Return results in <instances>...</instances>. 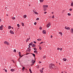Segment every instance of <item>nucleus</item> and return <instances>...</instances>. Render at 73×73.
Returning a JSON list of instances; mask_svg holds the SVG:
<instances>
[{
	"mask_svg": "<svg viewBox=\"0 0 73 73\" xmlns=\"http://www.w3.org/2000/svg\"><path fill=\"white\" fill-rule=\"evenodd\" d=\"M29 38V39H30V38H31V37H29V38Z\"/></svg>",
	"mask_w": 73,
	"mask_h": 73,
	"instance_id": "obj_60",
	"label": "nucleus"
},
{
	"mask_svg": "<svg viewBox=\"0 0 73 73\" xmlns=\"http://www.w3.org/2000/svg\"><path fill=\"white\" fill-rule=\"evenodd\" d=\"M69 11H72V8L70 9H69Z\"/></svg>",
	"mask_w": 73,
	"mask_h": 73,
	"instance_id": "obj_37",
	"label": "nucleus"
},
{
	"mask_svg": "<svg viewBox=\"0 0 73 73\" xmlns=\"http://www.w3.org/2000/svg\"><path fill=\"white\" fill-rule=\"evenodd\" d=\"M68 16H71V14H70V13H68Z\"/></svg>",
	"mask_w": 73,
	"mask_h": 73,
	"instance_id": "obj_35",
	"label": "nucleus"
},
{
	"mask_svg": "<svg viewBox=\"0 0 73 73\" xmlns=\"http://www.w3.org/2000/svg\"><path fill=\"white\" fill-rule=\"evenodd\" d=\"M44 68H42V70H44Z\"/></svg>",
	"mask_w": 73,
	"mask_h": 73,
	"instance_id": "obj_53",
	"label": "nucleus"
},
{
	"mask_svg": "<svg viewBox=\"0 0 73 73\" xmlns=\"http://www.w3.org/2000/svg\"><path fill=\"white\" fill-rule=\"evenodd\" d=\"M59 34H60L61 35V36L62 35V32H59Z\"/></svg>",
	"mask_w": 73,
	"mask_h": 73,
	"instance_id": "obj_21",
	"label": "nucleus"
},
{
	"mask_svg": "<svg viewBox=\"0 0 73 73\" xmlns=\"http://www.w3.org/2000/svg\"><path fill=\"white\" fill-rule=\"evenodd\" d=\"M33 12H35V10L34 9V10H33Z\"/></svg>",
	"mask_w": 73,
	"mask_h": 73,
	"instance_id": "obj_54",
	"label": "nucleus"
},
{
	"mask_svg": "<svg viewBox=\"0 0 73 73\" xmlns=\"http://www.w3.org/2000/svg\"><path fill=\"white\" fill-rule=\"evenodd\" d=\"M3 25H1L0 27V30H2L3 28Z\"/></svg>",
	"mask_w": 73,
	"mask_h": 73,
	"instance_id": "obj_6",
	"label": "nucleus"
},
{
	"mask_svg": "<svg viewBox=\"0 0 73 73\" xmlns=\"http://www.w3.org/2000/svg\"><path fill=\"white\" fill-rule=\"evenodd\" d=\"M29 38H27V39L26 40V42H28V41H29Z\"/></svg>",
	"mask_w": 73,
	"mask_h": 73,
	"instance_id": "obj_24",
	"label": "nucleus"
},
{
	"mask_svg": "<svg viewBox=\"0 0 73 73\" xmlns=\"http://www.w3.org/2000/svg\"><path fill=\"white\" fill-rule=\"evenodd\" d=\"M12 19H13V20H15V17H12Z\"/></svg>",
	"mask_w": 73,
	"mask_h": 73,
	"instance_id": "obj_30",
	"label": "nucleus"
},
{
	"mask_svg": "<svg viewBox=\"0 0 73 73\" xmlns=\"http://www.w3.org/2000/svg\"><path fill=\"white\" fill-rule=\"evenodd\" d=\"M52 37H53V36H52V35H51V38H52Z\"/></svg>",
	"mask_w": 73,
	"mask_h": 73,
	"instance_id": "obj_52",
	"label": "nucleus"
},
{
	"mask_svg": "<svg viewBox=\"0 0 73 73\" xmlns=\"http://www.w3.org/2000/svg\"><path fill=\"white\" fill-rule=\"evenodd\" d=\"M65 29H67L68 30H70V28L69 27H66L65 28Z\"/></svg>",
	"mask_w": 73,
	"mask_h": 73,
	"instance_id": "obj_7",
	"label": "nucleus"
},
{
	"mask_svg": "<svg viewBox=\"0 0 73 73\" xmlns=\"http://www.w3.org/2000/svg\"><path fill=\"white\" fill-rule=\"evenodd\" d=\"M19 27H20V25H19Z\"/></svg>",
	"mask_w": 73,
	"mask_h": 73,
	"instance_id": "obj_62",
	"label": "nucleus"
},
{
	"mask_svg": "<svg viewBox=\"0 0 73 73\" xmlns=\"http://www.w3.org/2000/svg\"><path fill=\"white\" fill-rule=\"evenodd\" d=\"M19 56L20 57L19 58V60H20V58H21V57H23V56H21V52H19Z\"/></svg>",
	"mask_w": 73,
	"mask_h": 73,
	"instance_id": "obj_3",
	"label": "nucleus"
},
{
	"mask_svg": "<svg viewBox=\"0 0 73 73\" xmlns=\"http://www.w3.org/2000/svg\"><path fill=\"white\" fill-rule=\"evenodd\" d=\"M6 15L7 16H8V15L7 14V15Z\"/></svg>",
	"mask_w": 73,
	"mask_h": 73,
	"instance_id": "obj_59",
	"label": "nucleus"
},
{
	"mask_svg": "<svg viewBox=\"0 0 73 73\" xmlns=\"http://www.w3.org/2000/svg\"><path fill=\"white\" fill-rule=\"evenodd\" d=\"M27 51H28V52H31V48H30L29 49H27Z\"/></svg>",
	"mask_w": 73,
	"mask_h": 73,
	"instance_id": "obj_11",
	"label": "nucleus"
},
{
	"mask_svg": "<svg viewBox=\"0 0 73 73\" xmlns=\"http://www.w3.org/2000/svg\"><path fill=\"white\" fill-rule=\"evenodd\" d=\"M43 43H44V42H41L39 43V44H43Z\"/></svg>",
	"mask_w": 73,
	"mask_h": 73,
	"instance_id": "obj_44",
	"label": "nucleus"
},
{
	"mask_svg": "<svg viewBox=\"0 0 73 73\" xmlns=\"http://www.w3.org/2000/svg\"><path fill=\"white\" fill-rule=\"evenodd\" d=\"M54 66V64H50L49 68L50 69H54L56 70L57 68L56 66Z\"/></svg>",
	"mask_w": 73,
	"mask_h": 73,
	"instance_id": "obj_1",
	"label": "nucleus"
},
{
	"mask_svg": "<svg viewBox=\"0 0 73 73\" xmlns=\"http://www.w3.org/2000/svg\"><path fill=\"white\" fill-rule=\"evenodd\" d=\"M42 29V27H40L39 28V29H40V30H41Z\"/></svg>",
	"mask_w": 73,
	"mask_h": 73,
	"instance_id": "obj_32",
	"label": "nucleus"
},
{
	"mask_svg": "<svg viewBox=\"0 0 73 73\" xmlns=\"http://www.w3.org/2000/svg\"><path fill=\"white\" fill-rule=\"evenodd\" d=\"M37 24V23H36V22H35V23H34V25H36V24Z\"/></svg>",
	"mask_w": 73,
	"mask_h": 73,
	"instance_id": "obj_46",
	"label": "nucleus"
},
{
	"mask_svg": "<svg viewBox=\"0 0 73 73\" xmlns=\"http://www.w3.org/2000/svg\"><path fill=\"white\" fill-rule=\"evenodd\" d=\"M11 61H13V63H15V61H14V60H12Z\"/></svg>",
	"mask_w": 73,
	"mask_h": 73,
	"instance_id": "obj_41",
	"label": "nucleus"
},
{
	"mask_svg": "<svg viewBox=\"0 0 73 73\" xmlns=\"http://www.w3.org/2000/svg\"><path fill=\"white\" fill-rule=\"evenodd\" d=\"M46 13H47L46 12H45L44 13V14H46Z\"/></svg>",
	"mask_w": 73,
	"mask_h": 73,
	"instance_id": "obj_49",
	"label": "nucleus"
},
{
	"mask_svg": "<svg viewBox=\"0 0 73 73\" xmlns=\"http://www.w3.org/2000/svg\"><path fill=\"white\" fill-rule=\"evenodd\" d=\"M11 28H12V27H11V26H9V27H8V29H11Z\"/></svg>",
	"mask_w": 73,
	"mask_h": 73,
	"instance_id": "obj_20",
	"label": "nucleus"
},
{
	"mask_svg": "<svg viewBox=\"0 0 73 73\" xmlns=\"http://www.w3.org/2000/svg\"><path fill=\"white\" fill-rule=\"evenodd\" d=\"M40 63H41V62H40Z\"/></svg>",
	"mask_w": 73,
	"mask_h": 73,
	"instance_id": "obj_61",
	"label": "nucleus"
},
{
	"mask_svg": "<svg viewBox=\"0 0 73 73\" xmlns=\"http://www.w3.org/2000/svg\"><path fill=\"white\" fill-rule=\"evenodd\" d=\"M13 51H14V52H16V50L15 49H14V50Z\"/></svg>",
	"mask_w": 73,
	"mask_h": 73,
	"instance_id": "obj_36",
	"label": "nucleus"
},
{
	"mask_svg": "<svg viewBox=\"0 0 73 73\" xmlns=\"http://www.w3.org/2000/svg\"><path fill=\"white\" fill-rule=\"evenodd\" d=\"M29 70L31 73H32V71L31 70V69H29Z\"/></svg>",
	"mask_w": 73,
	"mask_h": 73,
	"instance_id": "obj_27",
	"label": "nucleus"
},
{
	"mask_svg": "<svg viewBox=\"0 0 73 73\" xmlns=\"http://www.w3.org/2000/svg\"><path fill=\"white\" fill-rule=\"evenodd\" d=\"M1 19H0V22H1Z\"/></svg>",
	"mask_w": 73,
	"mask_h": 73,
	"instance_id": "obj_57",
	"label": "nucleus"
},
{
	"mask_svg": "<svg viewBox=\"0 0 73 73\" xmlns=\"http://www.w3.org/2000/svg\"><path fill=\"white\" fill-rule=\"evenodd\" d=\"M37 40L38 41H41V39L39 38V39H38Z\"/></svg>",
	"mask_w": 73,
	"mask_h": 73,
	"instance_id": "obj_29",
	"label": "nucleus"
},
{
	"mask_svg": "<svg viewBox=\"0 0 73 73\" xmlns=\"http://www.w3.org/2000/svg\"><path fill=\"white\" fill-rule=\"evenodd\" d=\"M39 19H39V18H37L36 19V20H39Z\"/></svg>",
	"mask_w": 73,
	"mask_h": 73,
	"instance_id": "obj_38",
	"label": "nucleus"
},
{
	"mask_svg": "<svg viewBox=\"0 0 73 73\" xmlns=\"http://www.w3.org/2000/svg\"><path fill=\"white\" fill-rule=\"evenodd\" d=\"M60 48H59L58 47L57 49V50H60Z\"/></svg>",
	"mask_w": 73,
	"mask_h": 73,
	"instance_id": "obj_47",
	"label": "nucleus"
},
{
	"mask_svg": "<svg viewBox=\"0 0 73 73\" xmlns=\"http://www.w3.org/2000/svg\"><path fill=\"white\" fill-rule=\"evenodd\" d=\"M32 47H33V48H35V47H36V45H35V44H33L32 45Z\"/></svg>",
	"mask_w": 73,
	"mask_h": 73,
	"instance_id": "obj_13",
	"label": "nucleus"
},
{
	"mask_svg": "<svg viewBox=\"0 0 73 73\" xmlns=\"http://www.w3.org/2000/svg\"><path fill=\"white\" fill-rule=\"evenodd\" d=\"M33 64H32V65H33V64L35 63V62H32Z\"/></svg>",
	"mask_w": 73,
	"mask_h": 73,
	"instance_id": "obj_50",
	"label": "nucleus"
},
{
	"mask_svg": "<svg viewBox=\"0 0 73 73\" xmlns=\"http://www.w3.org/2000/svg\"><path fill=\"white\" fill-rule=\"evenodd\" d=\"M11 72H14L15 71V69H12L11 70Z\"/></svg>",
	"mask_w": 73,
	"mask_h": 73,
	"instance_id": "obj_18",
	"label": "nucleus"
},
{
	"mask_svg": "<svg viewBox=\"0 0 73 73\" xmlns=\"http://www.w3.org/2000/svg\"><path fill=\"white\" fill-rule=\"evenodd\" d=\"M52 13L53 14V12H52Z\"/></svg>",
	"mask_w": 73,
	"mask_h": 73,
	"instance_id": "obj_64",
	"label": "nucleus"
},
{
	"mask_svg": "<svg viewBox=\"0 0 73 73\" xmlns=\"http://www.w3.org/2000/svg\"><path fill=\"white\" fill-rule=\"evenodd\" d=\"M63 61H66V60H67V59L66 58H64L63 59Z\"/></svg>",
	"mask_w": 73,
	"mask_h": 73,
	"instance_id": "obj_16",
	"label": "nucleus"
},
{
	"mask_svg": "<svg viewBox=\"0 0 73 73\" xmlns=\"http://www.w3.org/2000/svg\"><path fill=\"white\" fill-rule=\"evenodd\" d=\"M33 49L35 50V51H36V50H37V48L35 47L33 48Z\"/></svg>",
	"mask_w": 73,
	"mask_h": 73,
	"instance_id": "obj_17",
	"label": "nucleus"
},
{
	"mask_svg": "<svg viewBox=\"0 0 73 73\" xmlns=\"http://www.w3.org/2000/svg\"><path fill=\"white\" fill-rule=\"evenodd\" d=\"M40 72H41L42 73H43V70H40Z\"/></svg>",
	"mask_w": 73,
	"mask_h": 73,
	"instance_id": "obj_25",
	"label": "nucleus"
},
{
	"mask_svg": "<svg viewBox=\"0 0 73 73\" xmlns=\"http://www.w3.org/2000/svg\"><path fill=\"white\" fill-rule=\"evenodd\" d=\"M17 26L18 27H19V24H17Z\"/></svg>",
	"mask_w": 73,
	"mask_h": 73,
	"instance_id": "obj_56",
	"label": "nucleus"
},
{
	"mask_svg": "<svg viewBox=\"0 0 73 73\" xmlns=\"http://www.w3.org/2000/svg\"><path fill=\"white\" fill-rule=\"evenodd\" d=\"M33 61H34V60H32V62H33Z\"/></svg>",
	"mask_w": 73,
	"mask_h": 73,
	"instance_id": "obj_55",
	"label": "nucleus"
},
{
	"mask_svg": "<svg viewBox=\"0 0 73 73\" xmlns=\"http://www.w3.org/2000/svg\"><path fill=\"white\" fill-rule=\"evenodd\" d=\"M51 25V23L50 22H49L48 23L47 25H46L47 28H49L50 25Z\"/></svg>",
	"mask_w": 73,
	"mask_h": 73,
	"instance_id": "obj_2",
	"label": "nucleus"
},
{
	"mask_svg": "<svg viewBox=\"0 0 73 73\" xmlns=\"http://www.w3.org/2000/svg\"><path fill=\"white\" fill-rule=\"evenodd\" d=\"M60 51H61L62 50V48H60Z\"/></svg>",
	"mask_w": 73,
	"mask_h": 73,
	"instance_id": "obj_43",
	"label": "nucleus"
},
{
	"mask_svg": "<svg viewBox=\"0 0 73 73\" xmlns=\"http://www.w3.org/2000/svg\"><path fill=\"white\" fill-rule=\"evenodd\" d=\"M34 53H36V54H37L38 52H37V51H34Z\"/></svg>",
	"mask_w": 73,
	"mask_h": 73,
	"instance_id": "obj_12",
	"label": "nucleus"
},
{
	"mask_svg": "<svg viewBox=\"0 0 73 73\" xmlns=\"http://www.w3.org/2000/svg\"><path fill=\"white\" fill-rule=\"evenodd\" d=\"M39 49L40 50H41V47H40V46L39 47Z\"/></svg>",
	"mask_w": 73,
	"mask_h": 73,
	"instance_id": "obj_48",
	"label": "nucleus"
},
{
	"mask_svg": "<svg viewBox=\"0 0 73 73\" xmlns=\"http://www.w3.org/2000/svg\"><path fill=\"white\" fill-rule=\"evenodd\" d=\"M40 3H43L44 2V0H39Z\"/></svg>",
	"mask_w": 73,
	"mask_h": 73,
	"instance_id": "obj_15",
	"label": "nucleus"
},
{
	"mask_svg": "<svg viewBox=\"0 0 73 73\" xmlns=\"http://www.w3.org/2000/svg\"><path fill=\"white\" fill-rule=\"evenodd\" d=\"M21 24H22V26H24V23H22Z\"/></svg>",
	"mask_w": 73,
	"mask_h": 73,
	"instance_id": "obj_33",
	"label": "nucleus"
},
{
	"mask_svg": "<svg viewBox=\"0 0 73 73\" xmlns=\"http://www.w3.org/2000/svg\"><path fill=\"white\" fill-rule=\"evenodd\" d=\"M29 48H30V47H28V49H29Z\"/></svg>",
	"mask_w": 73,
	"mask_h": 73,
	"instance_id": "obj_63",
	"label": "nucleus"
},
{
	"mask_svg": "<svg viewBox=\"0 0 73 73\" xmlns=\"http://www.w3.org/2000/svg\"><path fill=\"white\" fill-rule=\"evenodd\" d=\"M42 33H43V34H44L45 35L46 34V31L44 30H43Z\"/></svg>",
	"mask_w": 73,
	"mask_h": 73,
	"instance_id": "obj_8",
	"label": "nucleus"
},
{
	"mask_svg": "<svg viewBox=\"0 0 73 73\" xmlns=\"http://www.w3.org/2000/svg\"><path fill=\"white\" fill-rule=\"evenodd\" d=\"M43 8H44L43 11H46V7H43Z\"/></svg>",
	"mask_w": 73,
	"mask_h": 73,
	"instance_id": "obj_10",
	"label": "nucleus"
},
{
	"mask_svg": "<svg viewBox=\"0 0 73 73\" xmlns=\"http://www.w3.org/2000/svg\"><path fill=\"white\" fill-rule=\"evenodd\" d=\"M27 15H24L23 16V17L24 18H26V17H27Z\"/></svg>",
	"mask_w": 73,
	"mask_h": 73,
	"instance_id": "obj_23",
	"label": "nucleus"
},
{
	"mask_svg": "<svg viewBox=\"0 0 73 73\" xmlns=\"http://www.w3.org/2000/svg\"><path fill=\"white\" fill-rule=\"evenodd\" d=\"M10 33H11V34H12V35H13V34H14V32H13L11 30L10 31Z\"/></svg>",
	"mask_w": 73,
	"mask_h": 73,
	"instance_id": "obj_9",
	"label": "nucleus"
},
{
	"mask_svg": "<svg viewBox=\"0 0 73 73\" xmlns=\"http://www.w3.org/2000/svg\"><path fill=\"white\" fill-rule=\"evenodd\" d=\"M11 61H13V63H15V61H14V60H12Z\"/></svg>",
	"mask_w": 73,
	"mask_h": 73,
	"instance_id": "obj_40",
	"label": "nucleus"
},
{
	"mask_svg": "<svg viewBox=\"0 0 73 73\" xmlns=\"http://www.w3.org/2000/svg\"><path fill=\"white\" fill-rule=\"evenodd\" d=\"M34 13H35V14H36V15H38V13H37V12H36V11H34Z\"/></svg>",
	"mask_w": 73,
	"mask_h": 73,
	"instance_id": "obj_28",
	"label": "nucleus"
},
{
	"mask_svg": "<svg viewBox=\"0 0 73 73\" xmlns=\"http://www.w3.org/2000/svg\"><path fill=\"white\" fill-rule=\"evenodd\" d=\"M30 45H29V48H30V47H31V46H29Z\"/></svg>",
	"mask_w": 73,
	"mask_h": 73,
	"instance_id": "obj_58",
	"label": "nucleus"
},
{
	"mask_svg": "<svg viewBox=\"0 0 73 73\" xmlns=\"http://www.w3.org/2000/svg\"><path fill=\"white\" fill-rule=\"evenodd\" d=\"M54 15H53V16L52 17V19H54Z\"/></svg>",
	"mask_w": 73,
	"mask_h": 73,
	"instance_id": "obj_34",
	"label": "nucleus"
},
{
	"mask_svg": "<svg viewBox=\"0 0 73 73\" xmlns=\"http://www.w3.org/2000/svg\"><path fill=\"white\" fill-rule=\"evenodd\" d=\"M65 12V10H63L62 11V13H64Z\"/></svg>",
	"mask_w": 73,
	"mask_h": 73,
	"instance_id": "obj_31",
	"label": "nucleus"
},
{
	"mask_svg": "<svg viewBox=\"0 0 73 73\" xmlns=\"http://www.w3.org/2000/svg\"><path fill=\"white\" fill-rule=\"evenodd\" d=\"M71 6L72 7L73 6V2L71 3Z\"/></svg>",
	"mask_w": 73,
	"mask_h": 73,
	"instance_id": "obj_26",
	"label": "nucleus"
},
{
	"mask_svg": "<svg viewBox=\"0 0 73 73\" xmlns=\"http://www.w3.org/2000/svg\"><path fill=\"white\" fill-rule=\"evenodd\" d=\"M5 70L6 72H7V70Z\"/></svg>",
	"mask_w": 73,
	"mask_h": 73,
	"instance_id": "obj_51",
	"label": "nucleus"
},
{
	"mask_svg": "<svg viewBox=\"0 0 73 73\" xmlns=\"http://www.w3.org/2000/svg\"><path fill=\"white\" fill-rule=\"evenodd\" d=\"M33 44V42H32L31 43L29 44V45H32Z\"/></svg>",
	"mask_w": 73,
	"mask_h": 73,
	"instance_id": "obj_19",
	"label": "nucleus"
},
{
	"mask_svg": "<svg viewBox=\"0 0 73 73\" xmlns=\"http://www.w3.org/2000/svg\"><path fill=\"white\" fill-rule=\"evenodd\" d=\"M25 69V67H23L22 68V70H24Z\"/></svg>",
	"mask_w": 73,
	"mask_h": 73,
	"instance_id": "obj_42",
	"label": "nucleus"
},
{
	"mask_svg": "<svg viewBox=\"0 0 73 73\" xmlns=\"http://www.w3.org/2000/svg\"><path fill=\"white\" fill-rule=\"evenodd\" d=\"M33 42H34V43H35V44H36V43H37V42H36L35 41H33Z\"/></svg>",
	"mask_w": 73,
	"mask_h": 73,
	"instance_id": "obj_45",
	"label": "nucleus"
},
{
	"mask_svg": "<svg viewBox=\"0 0 73 73\" xmlns=\"http://www.w3.org/2000/svg\"><path fill=\"white\" fill-rule=\"evenodd\" d=\"M4 44H7V45H9V42H8L7 41L4 42Z\"/></svg>",
	"mask_w": 73,
	"mask_h": 73,
	"instance_id": "obj_4",
	"label": "nucleus"
},
{
	"mask_svg": "<svg viewBox=\"0 0 73 73\" xmlns=\"http://www.w3.org/2000/svg\"><path fill=\"white\" fill-rule=\"evenodd\" d=\"M70 32L72 33V34H73V29L71 28L70 29Z\"/></svg>",
	"mask_w": 73,
	"mask_h": 73,
	"instance_id": "obj_5",
	"label": "nucleus"
},
{
	"mask_svg": "<svg viewBox=\"0 0 73 73\" xmlns=\"http://www.w3.org/2000/svg\"><path fill=\"white\" fill-rule=\"evenodd\" d=\"M46 56H43L44 58H46Z\"/></svg>",
	"mask_w": 73,
	"mask_h": 73,
	"instance_id": "obj_39",
	"label": "nucleus"
},
{
	"mask_svg": "<svg viewBox=\"0 0 73 73\" xmlns=\"http://www.w3.org/2000/svg\"><path fill=\"white\" fill-rule=\"evenodd\" d=\"M31 54H32V55L34 56V57H35V54L33 53H31Z\"/></svg>",
	"mask_w": 73,
	"mask_h": 73,
	"instance_id": "obj_22",
	"label": "nucleus"
},
{
	"mask_svg": "<svg viewBox=\"0 0 73 73\" xmlns=\"http://www.w3.org/2000/svg\"><path fill=\"white\" fill-rule=\"evenodd\" d=\"M43 7H45V8H48V6L47 5H44Z\"/></svg>",
	"mask_w": 73,
	"mask_h": 73,
	"instance_id": "obj_14",
	"label": "nucleus"
}]
</instances>
